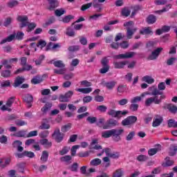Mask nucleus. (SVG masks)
<instances>
[{"label":"nucleus","instance_id":"1","mask_svg":"<svg viewBox=\"0 0 177 177\" xmlns=\"http://www.w3.org/2000/svg\"><path fill=\"white\" fill-rule=\"evenodd\" d=\"M124 27H126L127 31V37L128 39H131L133 34L136 32L138 28H133V21H130L124 24Z\"/></svg>","mask_w":177,"mask_h":177},{"label":"nucleus","instance_id":"2","mask_svg":"<svg viewBox=\"0 0 177 177\" xmlns=\"http://www.w3.org/2000/svg\"><path fill=\"white\" fill-rule=\"evenodd\" d=\"M108 115H111V117H114V118H121V117H124V115H127L128 114V111H115L114 109H110L107 112Z\"/></svg>","mask_w":177,"mask_h":177},{"label":"nucleus","instance_id":"3","mask_svg":"<svg viewBox=\"0 0 177 177\" xmlns=\"http://www.w3.org/2000/svg\"><path fill=\"white\" fill-rule=\"evenodd\" d=\"M134 56H136V53L135 52H127L123 54H119L114 56V59H116L118 60L122 59H131V57H133Z\"/></svg>","mask_w":177,"mask_h":177},{"label":"nucleus","instance_id":"4","mask_svg":"<svg viewBox=\"0 0 177 177\" xmlns=\"http://www.w3.org/2000/svg\"><path fill=\"white\" fill-rule=\"evenodd\" d=\"M73 95H74V92L68 91L64 95H59V101L62 103H67V102H70V99H71Z\"/></svg>","mask_w":177,"mask_h":177},{"label":"nucleus","instance_id":"5","mask_svg":"<svg viewBox=\"0 0 177 177\" xmlns=\"http://www.w3.org/2000/svg\"><path fill=\"white\" fill-rule=\"evenodd\" d=\"M13 103H15V97H11L7 100L6 104L2 106L1 110L2 111H12L10 107L13 105Z\"/></svg>","mask_w":177,"mask_h":177},{"label":"nucleus","instance_id":"6","mask_svg":"<svg viewBox=\"0 0 177 177\" xmlns=\"http://www.w3.org/2000/svg\"><path fill=\"white\" fill-rule=\"evenodd\" d=\"M160 100H158V96L150 97L145 100V105L147 107H150V106H151L153 103H154L155 104H160Z\"/></svg>","mask_w":177,"mask_h":177},{"label":"nucleus","instance_id":"7","mask_svg":"<svg viewBox=\"0 0 177 177\" xmlns=\"http://www.w3.org/2000/svg\"><path fill=\"white\" fill-rule=\"evenodd\" d=\"M136 121H138V118L136 116H129L122 121V124L124 127H127L128 125H133Z\"/></svg>","mask_w":177,"mask_h":177},{"label":"nucleus","instance_id":"8","mask_svg":"<svg viewBox=\"0 0 177 177\" xmlns=\"http://www.w3.org/2000/svg\"><path fill=\"white\" fill-rule=\"evenodd\" d=\"M161 150H162V146L160 144L156 145L154 148H151L148 150V156L153 157V156H156Z\"/></svg>","mask_w":177,"mask_h":177},{"label":"nucleus","instance_id":"9","mask_svg":"<svg viewBox=\"0 0 177 177\" xmlns=\"http://www.w3.org/2000/svg\"><path fill=\"white\" fill-rule=\"evenodd\" d=\"M53 138L57 141V143H60L63 140L64 135L63 133H60V129L57 128L54 131L53 133Z\"/></svg>","mask_w":177,"mask_h":177},{"label":"nucleus","instance_id":"10","mask_svg":"<svg viewBox=\"0 0 177 177\" xmlns=\"http://www.w3.org/2000/svg\"><path fill=\"white\" fill-rule=\"evenodd\" d=\"M92 5H93V8L100 9V2L97 1H93V3H88L82 6L81 10H82L84 12V11L86 10V9H89V8H91L92 6Z\"/></svg>","mask_w":177,"mask_h":177},{"label":"nucleus","instance_id":"11","mask_svg":"<svg viewBox=\"0 0 177 177\" xmlns=\"http://www.w3.org/2000/svg\"><path fill=\"white\" fill-rule=\"evenodd\" d=\"M118 125V122L114 119L108 120L105 124L102 126L103 129H110L111 127H115Z\"/></svg>","mask_w":177,"mask_h":177},{"label":"nucleus","instance_id":"12","mask_svg":"<svg viewBox=\"0 0 177 177\" xmlns=\"http://www.w3.org/2000/svg\"><path fill=\"white\" fill-rule=\"evenodd\" d=\"M162 47H160L152 51L151 54L149 56V60H156V59L160 56V53L162 52Z\"/></svg>","mask_w":177,"mask_h":177},{"label":"nucleus","instance_id":"13","mask_svg":"<svg viewBox=\"0 0 177 177\" xmlns=\"http://www.w3.org/2000/svg\"><path fill=\"white\" fill-rule=\"evenodd\" d=\"M18 21H20L21 24V28H23V27H26L28 24V17L26 15L19 16L17 17Z\"/></svg>","mask_w":177,"mask_h":177},{"label":"nucleus","instance_id":"14","mask_svg":"<svg viewBox=\"0 0 177 177\" xmlns=\"http://www.w3.org/2000/svg\"><path fill=\"white\" fill-rule=\"evenodd\" d=\"M127 64L128 61L113 62L114 68L118 69L124 68V67H125Z\"/></svg>","mask_w":177,"mask_h":177},{"label":"nucleus","instance_id":"15","mask_svg":"<svg viewBox=\"0 0 177 177\" xmlns=\"http://www.w3.org/2000/svg\"><path fill=\"white\" fill-rule=\"evenodd\" d=\"M124 132V129H119V130H115V133L112 135L113 140L115 142H120L121 140V137L120 135Z\"/></svg>","mask_w":177,"mask_h":177},{"label":"nucleus","instance_id":"16","mask_svg":"<svg viewBox=\"0 0 177 177\" xmlns=\"http://www.w3.org/2000/svg\"><path fill=\"white\" fill-rule=\"evenodd\" d=\"M115 133V129L107 130L102 132V137L107 139L109 138H111L113 134Z\"/></svg>","mask_w":177,"mask_h":177},{"label":"nucleus","instance_id":"17","mask_svg":"<svg viewBox=\"0 0 177 177\" xmlns=\"http://www.w3.org/2000/svg\"><path fill=\"white\" fill-rule=\"evenodd\" d=\"M34 98L32 97V95L30 94H27L24 97V100L26 102V103H28V108L30 109V107L32 106L31 103H32V100Z\"/></svg>","mask_w":177,"mask_h":177},{"label":"nucleus","instance_id":"18","mask_svg":"<svg viewBox=\"0 0 177 177\" xmlns=\"http://www.w3.org/2000/svg\"><path fill=\"white\" fill-rule=\"evenodd\" d=\"M101 84L104 86H106V88H107V89L111 90L114 88V86H115L117 82L115 81L108 82L103 81Z\"/></svg>","mask_w":177,"mask_h":177},{"label":"nucleus","instance_id":"19","mask_svg":"<svg viewBox=\"0 0 177 177\" xmlns=\"http://www.w3.org/2000/svg\"><path fill=\"white\" fill-rule=\"evenodd\" d=\"M48 2L49 3V10H53V9L59 6V2L57 0H48Z\"/></svg>","mask_w":177,"mask_h":177},{"label":"nucleus","instance_id":"20","mask_svg":"<svg viewBox=\"0 0 177 177\" xmlns=\"http://www.w3.org/2000/svg\"><path fill=\"white\" fill-rule=\"evenodd\" d=\"M14 39H16V33H14L12 35H10L7 38L3 39L0 44L2 45L3 44H6V42H12V41H14Z\"/></svg>","mask_w":177,"mask_h":177},{"label":"nucleus","instance_id":"21","mask_svg":"<svg viewBox=\"0 0 177 177\" xmlns=\"http://www.w3.org/2000/svg\"><path fill=\"white\" fill-rule=\"evenodd\" d=\"M21 145H23V143L20 140H16L12 143L13 147L17 149L19 151H23V150H24Z\"/></svg>","mask_w":177,"mask_h":177},{"label":"nucleus","instance_id":"22","mask_svg":"<svg viewBox=\"0 0 177 177\" xmlns=\"http://www.w3.org/2000/svg\"><path fill=\"white\" fill-rule=\"evenodd\" d=\"M140 33L142 35H149V34H153V31L151 27H147L141 29Z\"/></svg>","mask_w":177,"mask_h":177},{"label":"nucleus","instance_id":"23","mask_svg":"<svg viewBox=\"0 0 177 177\" xmlns=\"http://www.w3.org/2000/svg\"><path fill=\"white\" fill-rule=\"evenodd\" d=\"M23 82H24V77L18 76L14 82L15 88H17V86H20V85H21Z\"/></svg>","mask_w":177,"mask_h":177},{"label":"nucleus","instance_id":"24","mask_svg":"<svg viewBox=\"0 0 177 177\" xmlns=\"http://www.w3.org/2000/svg\"><path fill=\"white\" fill-rule=\"evenodd\" d=\"M77 92H81L82 93L88 94L91 93L92 91H93V88L92 87H88V88H77L76 89Z\"/></svg>","mask_w":177,"mask_h":177},{"label":"nucleus","instance_id":"25","mask_svg":"<svg viewBox=\"0 0 177 177\" xmlns=\"http://www.w3.org/2000/svg\"><path fill=\"white\" fill-rule=\"evenodd\" d=\"M177 153L176 145H171L169 148V155L171 156H175Z\"/></svg>","mask_w":177,"mask_h":177},{"label":"nucleus","instance_id":"26","mask_svg":"<svg viewBox=\"0 0 177 177\" xmlns=\"http://www.w3.org/2000/svg\"><path fill=\"white\" fill-rule=\"evenodd\" d=\"M51 63L54 64L55 67H57L58 68H63L66 66L62 60H57L55 62L51 61Z\"/></svg>","mask_w":177,"mask_h":177},{"label":"nucleus","instance_id":"27","mask_svg":"<svg viewBox=\"0 0 177 177\" xmlns=\"http://www.w3.org/2000/svg\"><path fill=\"white\" fill-rule=\"evenodd\" d=\"M106 154L107 157H110L111 156V149L110 148H106L104 149H102V152L100 153H98L97 156L98 157H100V156H103V154Z\"/></svg>","mask_w":177,"mask_h":177},{"label":"nucleus","instance_id":"28","mask_svg":"<svg viewBox=\"0 0 177 177\" xmlns=\"http://www.w3.org/2000/svg\"><path fill=\"white\" fill-rule=\"evenodd\" d=\"M157 21V18L156 16L153 15H150L147 18V23L148 24H154V23Z\"/></svg>","mask_w":177,"mask_h":177},{"label":"nucleus","instance_id":"29","mask_svg":"<svg viewBox=\"0 0 177 177\" xmlns=\"http://www.w3.org/2000/svg\"><path fill=\"white\" fill-rule=\"evenodd\" d=\"M142 81L147 84H153L154 79L151 76L146 75L142 77Z\"/></svg>","mask_w":177,"mask_h":177},{"label":"nucleus","instance_id":"30","mask_svg":"<svg viewBox=\"0 0 177 177\" xmlns=\"http://www.w3.org/2000/svg\"><path fill=\"white\" fill-rule=\"evenodd\" d=\"M49 157V153L46 151H44L40 158L42 162H46L48 161V158Z\"/></svg>","mask_w":177,"mask_h":177},{"label":"nucleus","instance_id":"31","mask_svg":"<svg viewBox=\"0 0 177 177\" xmlns=\"http://www.w3.org/2000/svg\"><path fill=\"white\" fill-rule=\"evenodd\" d=\"M71 156H65L60 158V161L62 162H66V164H71Z\"/></svg>","mask_w":177,"mask_h":177},{"label":"nucleus","instance_id":"32","mask_svg":"<svg viewBox=\"0 0 177 177\" xmlns=\"http://www.w3.org/2000/svg\"><path fill=\"white\" fill-rule=\"evenodd\" d=\"M121 15L124 17H128V16L131 15V10H129L128 8H124L122 10Z\"/></svg>","mask_w":177,"mask_h":177},{"label":"nucleus","instance_id":"33","mask_svg":"<svg viewBox=\"0 0 177 177\" xmlns=\"http://www.w3.org/2000/svg\"><path fill=\"white\" fill-rule=\"evenodd\" d=\"M174 160H171L169 157L165 158V162L162 164L163 167H171L174 165Z\"/></svg>","mask_w":177,"mask_h":177},{"label":"nucleus","instance_id":"34","mask_svg":"<svg viewBox=\"0 0 177 177\" xmlns=\"http://www.w3.org/2000/svg\"><path fill=\"white\" fill-rule=\"evenodd\" d=\"M161 122H162V118H156L153 120V124H152V127H158L159 125L161 124Z\"/></svg>","mask_w":177,"mask_h":177},{"label":"nucleus","instance_id":"35","mask_svg":"<svg viewBox=\"0 0 177 177\" xmlns=\"http://www.w3.org/2000/svg\"><path fill=\"white\" fill-rule=\"evenodd\" d=\"M90 164L94 167H97V165H100V164H102V160L100 158L93 159L91 161Z\"/></svg>","mask_w":177,"mask_h":177},{"label":"nucleus","instance_id":"36","mask_svg":"<svg viewBox=\"0 0 177 177\" xmlns=\"http://www.w3.org/2000/svg\"><path fill=\"white\" fill-rule=\"evenodd\" d=\"M168 127L169 128H177V122L174 119H170L168 121Z\"/></svg>","mask_w":177,"mask_h":177},{"label":"nucleus","instance_id":"37","mask_svg":"<svg viewBox=\"0 0 177 177\" xmlns=\"http://www.w3.org/2000/svg\"><path fill=\"white\" fill-rule=\"evenodd\" d=\"M41 145H43L46 147H51L52 142H49L48 139H43L40 141Z\"/></svg>","mask_w":177,"mask_h":177},{"label":"nucleus","instance_id":"38","mask_svg":"<svg viewBox=\"0 0 177 177\" xmlns=\"http://www.w3.org/2000/svg\"><path fill=\"white\" fill-rule=\"evenodd\" d=\"M52 108V104L50 103H47L45 104V106L41 109V111L43 113H48L49 110Z\"/></svg>","mask_w":177,"mask_h":177},{"label":"nucleus","instance_id":"39","mask_svg":"<svg viewBox=\"0 0 177 177\" xmlns=\"http://www.w3.org/2000/svg\"><path fill=\"white\" fill-rule=\"evenodd\" d=\"M167 109L169 111L173 114H176V113H177V106L175 105L170 104L167 106Z\"/></svg>","mask_w":177,"mask_h":177},{"label":"nucleus","instance_id":"40","mask_svg":"<svg viewBox=\"0 0 177 177\" xmlns=\"http://www.w3.org/2000/svg\"><path fill=\"white\" fill-rule=\"evenodd\" d=\"M19 5V1L17 0H11L8 3V8H15Z\"/></svg>","mask_w":177,"mask_h":177},{"label":"nucleus","instance_id":"41","mask_svg":"<svg viewBox=\"0 0 177 177\" xmlns=\"http://www.w3.org/2000/svg\"><path fill=\"white\" fill-rule=\"evenodd\" d=\"M70 151V147H64L62 150L59 151L60 156H64L67 154Z\"/></svg>","mask_w":177,"mask_h":177},{"label":"nucleus","instance_id":"42","mask_svg":"<svg viewBox=\"0 0 177 177\" xmlns=\"http://www.w3.org/2000/svg\"><path fill=\"white\" fill-rule=\"evenodd\" d=\"M50 124L48 122H42L41 124L39 127V129H49Z\"/></svg>","mask_w":177,"mask_h":177},{"label":"nucleus","instance_id":"43","mask_svg":"<svg viewBox=\"0 0 177 177\" xmlns=\"http://www.w3.org/2000/svg\"><path fill=\"white\" fill-rule=\"evenodd\" d=\"M12 75V73L9 70L3 71L1 72V77H3L4 78H9Z\"/></svg>","mask_w":177,"mask_h":177},{"label":"nucleus","instance_id":"44","mask_svg":"<svg viewBox=\"0 0 177 177\" xmlns=\"http://www.w3.org/2000/svg\"><path fill=\"white\" fill-rule=\"evenodd\" d=\"M122 175H124V171L119 169L114 172L113 177H122Z\"/></svg>","mask_w":177,"mask_h":177},{"label":"nucleus","instance_id":"45","mask_svg":"<svg viewBox=\"0 0 177 177\" xmlns=\"http://www.w3.org/2000/svg\"><path fill=\"white\" fill-rule=\"evenodd\" d=\"M43 80L41 79V77L39 76H36L35 77H33V79L32 80V84H40V82H42Z\"/></svg>","mask_w":177,"mask_h":177},{"label":"nucleus","instance_id":"46","mask_svg":"<svg viewBox=\"0 0 177 177\" xmlns=\"http://www.w3.org/2000/svg\"><path fill=\"white\" fill-rule=\"evenodd\" d=\"M55 16H57L58 17H60V16H62V15H64L66 13V10L64 9H57L55 11Z\"/></svg>","mask_w":177,"mask_h":177},{"label":"nucleus","instance_id":"47","mask_svg":"<svg viewBox=\"0 0 177 177\" xmlns=\"http://www.w3.org/2000/svg\"><path fill=\"white\" fill-rule=\"evenodd\" d=\"M137 160L140 162L147 161V160H149V156L146 155H140L137 157Z\"/></svg>","mask_w":177,"mask_h":177},{"label":"nucleus","instance_id":"48","mask_svg":"<svg viewBox=\"0 0 177 177\" xmlns=\"http://www.w3.org/2000/svg\"><path fill=\"white\" fill-rule=\"evenodd\" d=\"M69 169L72 171V172H77L78 171V163L74 162L70 167Z\"/></svg>","mask_w":177,"mask_h":177},{"label":"nucleus","instance_id":"49","mask_svg":"<svg viewBox=\"0 0 177 177\" xmlns=\"http://www.w3.org/2000/svg\"><path fill=\"white\" fill-rule=\"evenodd\" d=\"M55 74L62 75L66 73V68H61L60 69H54Z\"/></svg>","mask_w":177,"mask_h":177},{"label":"nucleus","instance_id":"50","mask_svg":"<svg viewBox=\"0 0 177 177\" xmlns=\"http://www.w3.org/2000/svg\"><path fill=\"white\" fill-rule=\"evenodd\" d=\"M96 109L98 111H100V113H106V111H107V106L104 105L97 106Z\"/></svg>","mask_w":177,"mask_h":177},{"label":"nucleus","instance_id":"51","mask_svg":"<svg viewBox=\"0 0 177 177\" xmlns=\"http://www.w3.org/2000/svg\"><path fill=\"white\" fill-rule=\"evenodd\" d=\"M70 129H71V124L68 123L67 124L64 125L62 127L61 131L62 132H67V131H70Z\"/></svg>","mask_w":177,"mask_h":177},{"label":"nucleus","instance_id":"52","mask_svg":"<svg viewBox=\"0 0 177 177\" xmlns=\"http://www.w3.org/2000/svg\"><path fill=\"white\" fill-rule=\"evenodd\" d=\"M8 86H10V81L9 80H3L1 82V88H8Z\"/></svg>","mask_w":177,"mask_h":177},{"label":"nucleus","instance_id":"53","mask_svg":"<svg viewBox=\"0 0 177 177\" xmlns=\"http://www.w3.org/2000/svg\"><path fill=\"white\" fill-rule=\"evenodd\" d=\"M80 147V145H74L71 148V156H75V154H77V150H78V149Z\"/></svg>","mask_w":177,"mask_h":177},{"label":"nucleus","instance_id":"54","mask_svg":"<svg viewBox=\"0 0 177 177\" xmlns=\"http://www.w3.org/2000/svg\"><path fill=\"white\" fill-rule=\"evenodd\" d=\"M80 172L82 175H85V176H89V172L86 171V166H83L80 168Z\"/></svg>","mask_w":177,"mask_h":177},{"label":"nucleus","instance_id":"55","mask_svg":"<svg viewBox=\"0 0 177 177\" xmlns=\"http://www.w3.org/2000/svg\"><path fill=\"white\" fill-rule=\"evenodd\" d=\"M154 3L156 6L165 5V3H167V0H155Z\"/></svg>","mask_w":177,"mask_h":177},{"label":"nucleus","instance_id":"56","mask_svg":"<svg viewBox=\"0 0 177 177\" xmlns=\"http://www.w3.org/2000/svg\"><path fill=\"white\" fill-rule=\"evenodd\" d=\"M37 46V48H41V49H42V48H45V46H46V41L44 40H39Z\"/></svg>","mask_w":177,"mask_h":177},{"label":"nucleus","instance_id":"57","mask_svg":"<svg viewBox=\"0 0 177 177\" xmlns=\"http://www.w3.org/2000/svg\"><path fill=\"white\" fill-rule=\"evenodd\" d=\"M134 136H135V131H131L126 137V140L129 142V141L132 140V139H133Z\"/></svg>","mask_w":177,"mask_h":177},{"label":"nucleus","instance_id":"58","mask_svg":"<svg viewBox=\"0 0 177 177\" xmlns=\"http://www.w3.org/2000/svg\"><path fill=\"white\" fill-rule=\"evenodd\" d=\"M24 37V33L23 32H17V34H15V39H23Z\"/></svg>","mask_w":177,"mask_h":177},{"label":"nucleus","instance_id":"59","mask_svg":"<svg viewBox=\"0 0 177 177\" xmlns=\"http://www.w3.org/2000/svg\"><path fill=\"white\" fill-rule=\"evenodd\" d=\"M132 73H127L125 76L124 78L127 82H132V77H133Z\"/></svg>","mask_w":177,"mask_h":177},{"label":"nucleus","instance_id":"60","mask_svg":"<svg viewBox=\"0 0 177 177\" xmlns=\"http://www.w3.org/2000/svg\"><path fill=\"white\" fill-rule=\"evenodd\" d=\"M60 44H54L53 43H50L49 44V47L51 48V49H53V50H56V49H59V48H60Z\"/></svg>","mask_w":177,"mask_h":177},{"label":"nucleus","instance_id":"61","mask_svg":"<svg viewBox=\"0 0 177 177\" xmlns=\"http://www.w3.org/2000/svg\"><path fill=\"white\" fill-rule=\"evenodd\" d=\"M24 154L25 157H29V158H32L34 156H35L34 154V152L27 151H24Z\"/></svg>","mask_w":177,"mask_h":177},{"label":"nucleus","instance_id":"62","mask_svg":"<svg viewBox=\"0 0 177 177\" xmlns=\"http://www.w3.org/2000/svg\"><path fill=\"white\" fill-rule=\"evenodd\" d=\"M143 97H142V95L140 96H137V97H134L131 100V103H138V102H140L142 100V98Z\"/></svg>","mask_w":177,"mask_h":177},{"label":"nucleus","instance_id":"63","mask_svg":"<svg viewBox=\"0 0 177 177\" xmlns=\"http://www.w3.org/2000/svg\"><path fill=\"white\" fill-rule=\"evenodd\" d=\"M86 120L88 121V122H89L90 124H95V122H96L97 118L96 117H91L88 116L86 119Z\"/></svg>","mask_w":177,"mask_h":177},{"label":"nucleus","instance_id":"64","mask_svg":"<svg viewBox=\"0 0 177 177\" xmlns=\"http://www.w3.org/2000/svg\"><path fill=\"white\" fill-rule=\"evenodd\" d=\"M175 62H176V58L171 57V58L167 59V66H172V64H174V63H175Z\"/></svg>","mask_w":177,"mask_h":177}]
</instances>
